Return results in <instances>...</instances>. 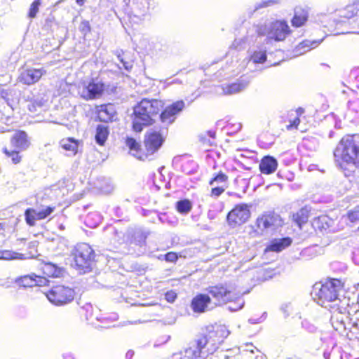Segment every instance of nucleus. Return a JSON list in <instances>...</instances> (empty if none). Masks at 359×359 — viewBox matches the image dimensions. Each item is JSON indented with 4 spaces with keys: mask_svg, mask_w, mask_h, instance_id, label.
Wrapping results in <instances>:
<instances>
[{
    "mask_svg": "<svg viewBox=\"0 0 359 359\" xmlns=\"http://www.w3.org/2000/svg\"><path fill=\"white\" fill-rule=\"evenodd\" d=\"M332 153L336 166L346 177L353 175L359 168V133L344 135Z\"/></svg>",
    "mask_w": 359,
    "mask_h": 359,
    "instance_id": "1",
    "label": "nucleus"
},
{
    "mask_svg": "<svg viewBox=\"0 0 359 359\" xmlns=\"http://www.w3.org/2000/svg\"><path fill=\"white\" fill-rule=\"evenodd\" d=\"M165 102L159 99H142L134 107L133 112L132 129L140 133L144 127L155 123V118L163 109Z\"/></svg>",
    "mask_w": 359,
    "mask_h": 359,
    "instance_id": "2",
    "label": "nucleus"
},
{
    "mask_svg": "<svg viewBox=\"0 0 359 359\" xmlns=\"http://www.w3.org/2000/svg\"><path fill=\"white\" fill-rule=\"evenodd\" d=\"M345 283L341 278H327L325 281L316 283L313 286L315 299L322 306H330L334 311L343 313V309L337 306H330V303L340 300V294L344 290Z\"/></svg>",
    "mask_w": 359,
    "mask_h": 359,
    "instance_id": "3",
    "label": "nucleus"
},
{
    "mask_svg": "<svg viewBox=\"0 0 359 359\" xmlns=\"http://www.w3.org/2000/svg\"><path fill=\"white\" fill-rule=\"evenodd\" d=\"M76 292L74 287L63 283H58L51 286L45 292L48 300L53 305L62 306L72 303Z\"/></svg>",
    "mask_w": 359,
    "mask_h": 359,
    "instance_id": "4",
    "label": "nucleus"
},
{
    "mask_svg": "<svg viewBox=\"0 0 359 359\" xmlns=\"http://www.w3.org/2000/svg\"><path fill=\"white\" fill-rule=\"evenodd\" d=\"M74 259L76 269L81 273L91 271L95 262V253L86 243L78 244L74 249Z\"/></svg>",
    "mask_w": 359,
    "mask_h": 359,
    "instance_id": "5",
    "label": "nucleus"
},
{
    "mask_svg": "<svg viewBox=\"0 0 359 359\" xmlns=\"http://www.w3.org/2000/svg\"><path fill=\"white\" fill-rule=\"evenodd\" d=\"M257 35L259 36L266 35L267 41H283L292 32L290 26L285 20H276L271 22L266 32L262 28L257 31Z\"/></svg>",
    "mask_w": 359,
    "mask_h": 359,
    "instance_id": "6",
    "label": "nucleus"
},
{
    "mask_svg": "<svg viewBox=\"0 0 359 359\" xmlns=\"http://www.w3.org/2000/svg\"><path fill=\"white\" fill-rule=\"evenodd\" d=\"M252 205L245 203H241L233 205L227 213L226 221L228 226L235 229L247 223L251 218Z\"/></svg>",
    "mask_w": 359,
    "mask_h": 359,
    "instance_id": "7",
    "label": "nucleus"
},
{
    "mask_svg": "<svg viewBox=\"0 0 359 359\" xmlns=\"http://www.w3.org/2000/svg\"><path fill=\"white\" fill-rule=\"evenodd\" d=\"M283 221L280 216L274 212H264L259 215L255 220V229L253 232L256 236L262 235L264 231L275 226H281Z\"/></svg>",
    "mask_w": 359,
    "mask_h": 359,
    "instance_id": "8",
    "label": "nucleus"
},
{
    "mask_svg": "<svg viewBox=\"0 0 359 359\" xmlns=\"http://www.w3.org/2000/svg\"><path fill=\"white\" fill-rule=\"evenodd\" d=\"M165 138L163 135L156 130H151L144 135V147L146 159L154 154L163 145Z\"/></svg>",
    "mask_w": 359,
    "mask_h": 359,
    "instance_id": "9",
    "label": "nucleus"
},
{
    "mask_svg": "<svg viewBox=\"0 0 359 359\" xmlns=\"http://www.w3.org/2000/svg\"><path fill=\"white\" fill-rule=\"evenodd\" d=\"M208 293L217 302V305L226 304L234 298L233 290L226 284L218 283L208 287Z\"/></svg>",
    "mask_w": 359,
    "mask_h": 359,
    "instance_id": "10",
    "label": "nucleus"
},
{
    "mask_svg": "<svg viewBox=\"0 0 359 359\" xmlns=\"http://www.w3.org/2000/svg\"><path fill=\"white\" fill-rule=\"evenodd\" d=\"M46 72L43 68H22L18 76L17 81L22 85L29 86L38 83Z\"/></svg>",
    "mask_w": 359,
    "mask_h": 359,
    "instance_id": "11",
    "label": "nucleus"
},
{
    "mask_svg": "<svg viewBox=\"0 0 359 359\" xmlns=\"http://www.w3.org/2000/svg\"><path fill=\"white\" fill-rule=\"evenodd\" d=\"M184 107L185 103L182 100L175 101L166 107L164 105L158 114L161 121L168 125L172 123Z\"/></svg>",
    "mask_w": 359,
    "mask_h": 359,
    "instance_id": "12",
    "label": "nucleus"
},
{
    "mask_svg": "<svg viewBox=\"0 0 359 359\" xmlns=\"http://www.w3.org/2000/svg\"><path fill=\"white\" fill-rule=\"evenodd\" d=\"M55 206H47L40 210L36 211L34 208H27L25 211V217L26 223L33 226L36 224V221L42 220L47 218L55 210Z\"/></svg>",
    "mask_w": 359,
    "mask_h": 359,
    "instance_id": "13",
    "label": "nucleus"
},
{
    "mask_svg": "<svg viewBox=\"0 0 359 359\" xmlns=\"http://www.w3.org/2000/svg\"><path fill=\"white\" fill-rule=\"evenodd\" d=\"M27 102V109L31 116H39L48 109V100L43 97H32Z\"/></svg>",
    "mask_w": 359,
    "mask_h": 359,
    "instance_id": "14",
    "label": "nucleus"
},
{
    "mask_svg": "<svg viewBox=\"0 0 359 359\" xmlns=\"http://www.w3.org/2000/svg\"><path fill=\"white\" fill-rule=\"evenodd\" d=\"M48 282L46 277L34 273L25 275L17 279V283L22 287H43L48 285Z\"/></svg>",
    "mask_w": 359,
    "mask_h": 359,
    "instance_id": "15",
    "label": "nucleus"
},
{
    "mask_svg": "<svg viewBox=\"0 0 359 359\" xmlns=\"http://www.w3.org/2000/svg\"><path fill=\"white\" fill-rule=\"evenodd\" d=\"M95 109L97 118L102 122H111L116 115V109L111 103L96 106Z\"/></svg>",
    "mask_w": 359,
    "mask_h": 359,
    "instance_id": "16",
    "label": "nucleus"
},
{
    "mask_svg": "<svg viewBox=\"0 0 359 359\" xmlns=\"http://www.w3.org/2000/svg\"><path fill=\"white\" fill-rule=\"evenodd\" d=\"M210 303L211 298L208 294L199 293L191 299V307L194 313H202L208 310Z\"/></svg>",
    "mask_w": 359,
    "mask_h": 359,
    "instance_id": "17",
    "label": "nucleus"
},
{
    "mask_svg": "<svg viewBox=\"0 0 359 359\" xmlns=\"http://www.w3.org/2000/svg\"><path fill=\"white\" fill-rule=\"evenodd\" d=\"M86 94L83 96L86 100H93L100 97L104 90V85L102 82L92 79L85 86Z\"/></svg>",
    "mask_w": 359,
    "mask_h": 359,
    "instance_id": "18",
    "label": "nucleus"
},
{
    "mask_svg": "<svg viewBox=\"0 0 359 359\" xmlns=\"http://www.w3.org/2000/svg\"><path fill=\"white\" fill-rule=\"evenodd\" d=\"M11 144L19 150H25L29 147L30 142L26 132L19 130L11 137Z\"/></svg>",
    "mask_w": 359,
    "mask_h": 359,
    "instance_id": "19",
    "label": "nucleus"
},
{
    "mask_svg": "<svg viewBox=\"0 0 359 359\" xmlns=\"http://www.w3.org/2000/svg\"><path fill=\"white\" fill-rule=\"evenodd\" d=\"M278 168L277 160L271 156H264L259 165V171L264 175L273 173Z\"/></svg>",
    "mask_w": 359,
    "mask_h": 359,
    "instance_id": "20",
    "label": "nucleus"
},
{
    "mask_svg": "<svg viewBox=\"0 0 359 359\" xmlns=\"http://www.w3.org/2000/svg\"><path fill=\"white\" fill-rule=\"evenodd\" d=\"M292 243V240L290 237L276 238L272 240L271 243L266 246L265 251L279 252L289 247Z\"/></svg>",
    "mask_w": 359,
    "mask_h": 359,
    "instance_id": "21",
    "label": "nucleus"
},
{
    "mask_svg": "<svg viewBox=\"0 0 359 359\" xmlns=\"http://www.w3.org/2000/svg\"><path fill=\"white\" fill-rule=\"evenodd\" d=\"M126 144L128 147L132 154L140 160L144 161L146 159V154L144 149L141 147L140 142L131 137L126 138Z\"/></svg>",
    "mask_w": 359,
    "mask_h": 359,
    "instance_id": "22",
    "label": "nucleus"
},
{
    "mask_svg": "<svg viewBox=\"0 0 359 359\" xmlns=\"http://www.w3.org/2000/svg\"><path fill=\"white\" fill-rule=\"evenodd\" d=\"M339 16L344 20H349L359 16V0H353L339 11Z\"/></svg>",
    "mask_w": 359,
    "mask_h": 359,
    "instance_id": "23",
    "label": "nucleus"
},
{
    "mask_svg": "<svg viewBox=\"0 0 359 359\" xmlns=\"http://www.w3.org/2000/svg\"><path fill=\"white\" fill-rule=\"evenodd\" d=\"M311 215V208L306 205L300 208L292 215V221L297 225L299 228H302L303 225L307 223Z\"/></svg>",
    "mask_w": 359,
    "mask_h": 359,
    "instance_id": "24",
    "label": "nucleus"
},
{
    "mask_svg": "<svg viewBox=\"0 0 359 359\" xmlns=\"http://www.w3.org/2000/svg\"><path fill=\"white\" fill-rule=\"evenodd\" d=\"M330 219L326 215L314 217L311 221V226L316 233H323L330 227Z\"/></svg>",
    "mask_w": 359,
    "mask_h": 359,
    "instance_id": "25",
    "label": "nucleus"
},
{
    "mask_svg": "<svg viewBox=\"0 0 359 359\" xmlns=\"http://www.w3.org/2000/svg\"><path fill=\"white\" fill-rule=\"evenodd\" d=\"M35 256V253L32 251L17 252L8 250H0V259H28Z\"/></svg>",
    "mask_w": 359,
    "mask_h": 359,
    "instance_id": "26",
    "label": "nucleus"
},
{
    "mask_svg": "<svg viewBox=\"0 0 359 359\" xmlns=\"http://www.w3.org/2000/svg\"><path fill=\"white\" fill-rule=\"evenodd\" d=\"M41 270L44 277H60L62 276L63 272L62 268L58 267L57 265L50 262L43 264L41 267Z\"/></svg>",
    "mask_w": 359,
    "mask_h": 359,
    "instance_id": "27",
    "label": "nucleus"
},
{
    "mask_svg": "<svg viewBox=\"0 0 359 359\" xmlns=\"http://www.w3.org/2000/svg\"><path fill=\"white\" fill-rule=\"evenodd\" d=\"M307 20V11L302 7L296 8L294 10V16L291 20L292 26L296 27H302L306 23Z\"/></svg>",
    "mask_w": 359,
    "mask_h": 359,
    "instance_id": "28",
    "label": "nucleus"
},
{
    "mask_svg": "<svg viewBox=\"0 0 359 359\" xmlns=\"http://www.w3.org/2000/svg\"><path fill=\"white\" fill-rule=\"evenodd\" d=\"M109 134V128L107 126H103V125H98L96 128V132H95V141L96 142L100 145L103 146Z\"/></svg>",
    "mask_w": 359,
    "mask_h": 359,
    "instance_id": "29",
    "label": "nucleus"
},
{
    "mask_svg": "<svg viewBox=\"0 0 359 359\" xmlns=\"http://www.w3.org/2000/svg\"><path fill=\"white\" fill-rule=\"evenodd\" d=\"M60 147L66 151L76 154L78 150V141L73 137L63 138L60 142Z\"/></svg>",
    "mask_w": 359,
    "mask_h": 359,
    "instance_id": "30",
    "label": "nucleus"
},
{
    "mask_svg": "<svg viewBox=\"0 0 359 359\" xmlns=\"http://www.w3.org/2000/svg\"><path fill=\"white\" fill-rule=\"evenodd\" d=\"M209 341L208 336L207 334H202L199 335L198 339L196 340V349L194 351L193 355L195 358L202 357V353L203 349L205 348Z\"/></svg>",
    "mask_w": 359,
    "mask_h": 359,
    "instance_id": "31",
    "label": "nucleus"
},
{
    "mask_svg": "<svg viewBox=\"0 0 359 359\" xmlns=\"http://www.w3.org/2000/svg\"><path fill=\"white\" fill-rule=\"evenodd\" d=\"M245 87V84L241 81H236L224 85L222 87L223 93L225 95H231L239 93Z\"/></svg>",
    "mask_w": 359,
    "mask_h": 359,
    "instance_id": "32",
    "label": "nucleus"
},
{
    "mask_svg": "<svg viewBox=\"0 0 359 359\" xmlns=\"http://www.w3.org/2000/svg\"><path fill=\"white\" fill-rule=\"evenodd\" d=\"M175 208L179 213L186 215L191 210L192 203L189 199L180 200L175 203Z\"/></svg>",
    "mask_w": 359,
    "mask_h": 359,
    "instance_id": "33",
    "label": "nucleus"
},
{
    "mask_svg": "<svg viewBox=\"0 0 359 359\" xmlns=\"http://www.w3.org/2000/svg\"><path fill=\"white\" fill-rule=\"evenodd\" d=\"M229 177L222 171L214 174L213 177L209 180L208 184L211 186L215 184H226Z\"/></svg>",
    "mask_w": 359,
    "mask_h": 359,
    "instance_id": "34",
    "label": "nucleus"
},
{
    "mask_svg": "<svg viewBox=\"0 0 359 359\" xmlns=\"http://www.w3.org/2000/svg\"><path fill=\"white\" fill-rule=\"evenodd\" d=\"M3 153L11 159L14 164H18L22 161V156L20 154L19 151L9 150L8 148L4 147L2 150Z\"/></svg>",
    "mask_w": 359,
    "mask_h": 359,
    "instance_id": "35",
    "label": "nucleus"
},
{
    "mask_svg": "<svg viewBox=\"0 0 359 359\" xmlns=\"http://www.w3.org/2000/svg\"><path fill=\"white\" fill-rule=\"evenodd\" d=\"M347 221L351 224L359 223V205L347 211L346 214Z\"/></svg>",
    "mask_w": 359,
    "mask_h": 359,
    "instance_id": "36",
    "label": "nucleus"
},
{
    "mask_svg": "<svg viewBox=\"0 0 359 359\" xmlns=\"http://www.w3.org/2000/svg\"><path fill=\"white\" fill-rule=\"evenodd\" d=\"M41 5V0H34L31 4L28 10L27 17L34 19L36 17L39 11V7Z\"/></svg>",
    "mask_w": 359,
    "mask_h": 359,
    "instance_id": "37",
    "label": "nucleus"
},
{
    "mask_svg": "<svg viewBox=\"0 0 359 359\" xmlns=\"http://www.w3.org/2000/svg\"><path fill=\"white\" fill-rule=\"evenodd\" d=\"M316 44V41H310L308 40H304L300 42L296 47L297 50L300 53H306L314 48V45Z\"/></svg>",
    "mask_w": 359,
    "mask_h": 359,
    "instance_id": "38",
    "label": "nucleus"
},
{
    "mask_svg": "<svg viewBox=\"0 0 359 359\" xmlns=\"http://www.w3.org/2000/svg\"><path fill=\"white\" fill-rule=\"evenodd\" d=\"M266 51L257 50L252 54L250 60L255 64H259L266 62Z\"/></svg>",
    "mask_w": 359,
    "mask_h": 359,
    "instance_id": "39",
    "label": "nucleus"
},
{
    "mask_svg": "<svg viewBox=\"0 0 359 359\" xmlns=\"http://www.w3.org/2000/svg\"><path fill=\"white\" fill-rule=\"evenodd\" d=\"M79 30L84 36L88 34L91 32L90 22L88 20L81 21L79 26Z\"/></svg>",
    "mask_w": 359,
    "mask_h": 359,
    "instance_id": "40",
    "label": "nucleus"
},
{
    "mask_svg": "<svg viewBox=\"0 0 359 359\" xmlns=\"http://www.w3.org/2000/svg\"><path fill=\"white\" fill-rule=\"evenodd\" d=\"M164 259L167 262L175 263L179 259V255L175 252H168L165 254Z\"/></svg>",
    "mask_w": 359,
    "mask_h": 359,
    "instance_id": "41",
    "label": "nucleus"
},
{
    "mask_svg": "<svg viewBox=\"0 0 359 359\" xmlns=\"http://www.w3.org/2000/svg\"><path fill=\"white\" fill-rule=\"evenodd\" d=\"M225 191V187H214L211 189L210 196L212 197H218L221 196Z\"/></svg>",
    "mask_w": 359,
    "mask_h": 359,
    "instance_id": "42",
    "label": "nucleus"
},
{
    "mask_svg": "<svg viewBox=\"0 0 359 359\" xmlns=\"http://www.w3.org/2000/svg\"><path fill=\"white\" fill-rule=\"evenodd\" d=\"M300 122H301V121H300L299 117L297 116L292 121H290V124L286 126V129L287 130H294V129L297 130L298 128V126H299Z\"/></svg>",
    "mask_w": 359,
    "mask_h": 359,
    "instance_id": "43",
    "label": "nucleus"
},
{
    "mask_svg": "<svg viewBox=\"0 0 359 359\" xmlns=\"http://www.w3.org/2000/svg\"><path fill=\"white\" fill-rule=\"evenodd\" d=\"M177 293L173 290H170L165 292V299L168 302L172 303L177 299Z\"/></svg>",
    "mask_w": 359,
    "mask_h": 359,
    "instance_id": "44",
    "label": "nucleus"
},
{
    "mask_svg": "<svg viewBox=\"0 0 359 359\" xmlns=\"http://www.w3.org/2000/svg\"><path fill=\"white\" fill-rule=\"evenodd\" d=\"M9 93L8 92L7 90H4V89H2L0 91V95L3 97V98H6L8 96Z\"/></svg>",
    "mask_w": 359,
    "mask_h": 359,
    "instance_id": "45",
    "label": "nucleus"
},
{
    "mask_svg": "<svg viewBox=\"0 0 359 359\" xmlns=\"http://www.w3.org/2000/svg\"><path fill=\"white\" fill-rule=\"evenodd\" d=\"M353 74L356 79L359 80V67L353 71Z\"/></svg>",
    "mask_w": 359,
    "mask_h": 359,
    "instance_id": "46",
    "label": "nucleus"
},
{
    "mask_svg": "<svg viewBox=\"0 0 359 359\" xmlns=\"http://www.w3.org/2000/svg\"><path fill=\"white\" fill-rule=\"evenodd\" d=\"M27 248H29V249H32V250H34V252H36V250L35 249V247L31 244V243H28L27 245H26Z\"/></svg>",
    "mask_w": 359,
    "mask_h": 359,
    "instance_id": "47",
    "label": "nucleus"
},
{
    "mask_svg": "<svg viewBox=\"0 0 359 359\" xmlns=\"http://www.w3.org/2000/svg\"><path fill=\"white\" fill-rule=\"evenodd\" d=\"M208 133L210 137H211L212 138L215 137V135H216L215 132H214V131H208Z\"/></svg>",
    "mask_w": 359,
    "mask_h": 359,
    "instance_id": "48",
    "label": "nucleus"
},
{
    "mask_svg": "<svg viewBox=\"0 0 359 359\" xmlns=\"http://www.w3.org/2000/svg\"><path fill=\"white\" fill-rule=\"evenodd\" d=\"M4 233V224L0 222V236Z\"/></svg>",
    "mask_w": 359,
    "mask_h": 359,
    "instance_id": "49",
    "label": "nucleus"
},
{
    "mask_svg": "<svg viewBox=\"0 0 359 359\" xmlns=\"http://www.w3.org/2000/svg\"><path fill=\"white\" fill-rule=\"evenodd\" d=\"M76 3L79 5V6H83V4H84V0H76Z\"/></svg>",
    "mask_w": 359,
    "mask_h": 359,
    "instance_id": "50",
    "label": "nucleus"
},
{
    "mask_svg": "<svg viewBox=\"0 0 359 359\" xmlns=\"http://www.w3.org/2000/svg\"><path fill=\"white\" fill-rule=\"evenodd\" d=\"M297 112H299V113H302L303 112V109L299 108L298 110H297Z\"/></svg>",
    "mask_w": 359,
    "mask_h": 359,
    "instance_id": "51",
    "label": "nucleus"
},
{
    "mask_svg": "<svg viewBox=\"0 0 359 359\" xmlns=\"http://www.w3.org/2000/svg\"><path fill=\"white\" fill-rule=\"evenodd\" d=\"M358 230L359 231V225H358Z\"/></svg>",
    "mask_w": 359,
    "mask_h": 359,
    "instance_id": "52",
    "label": "nucleus"
}]
</instances>
